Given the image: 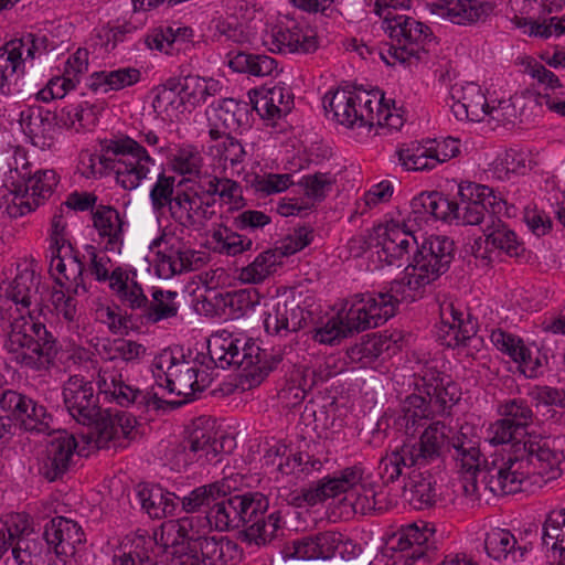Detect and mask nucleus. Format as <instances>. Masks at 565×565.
I'll return each mask as SVG.
<instances>
[{"mask_svg":"<svg viewBox=\"0 0 565 565\" xmlns=\"http://www.w3.org/2000/svg\"><path fill=\"white\" fill-rule=\"evenodd\" d=\"M507 451L503 457H493L486 477L494 492L514 494L522 491L523 483L536 469L540 473H550L551 479L561 475L565 436L526 435L523 441L514 443Z\"/></svg>","mask_w":565,"mask_h":565,"instance_id":"1","label":"nucleus"},{"mask_svg":"<svg viewBox=\"0 0 565 565\" xmlns=\"http://www.w3.org/2000/svg\"><path fill=\"white\" fill-rule=\"evenodd\" d=\"M2 350L17 365L33 371H46L60 352L57 339L32 311L12 313L0 309Z\"/></svg>","mask_w":565,"mask_h":565,"instance_id":"2","label":"nucleus"},{"mask_svg":"<svg viewBox=\"0 0 565 565\" xmlns=\"http://www.w3.org/2000/svg\"><path fill=\"white\" fill-rule=\"evenodd\" d=\"M395 0H376L374 12L382 19V29L391 40L386 52H380L387 65L412 66L428 53L434 36L429 26L413 17L396 13Z\"/></svg>","mask_w":565,"mask_h":565,"instance_id":"3","label":"nucleus"},{"mask_svg":"<svg viewBox=\"0 0 565 565\" xmlns=\"http://www.w3.org/2000/svg\"><path fill=\"white\" fill-rule=\"evenodd\" d=\"M363 470L361 467L353 466L335 472L332 477L328 476L318 481L315 486L303 488L299 493L292 494L290 503L302 508L313 507L327 499L335 498L343 492L351 491L350 497L354 498L352 507L355 512L362 514L375 510H382L379 507L377 493L372 487L361 484Z\"/></svg>","mask_w":565,"mask_h":565,"instance_id":"4","label":"nucleus"},{"mask_svg":"<svg viewBox=\"0 0 565 565\" xmlns=\"http://www.w3.org/2000/svg\"><path fill=\"white\" fill-rule=\"evenodd\" d=\"M100 147L99 163L115 173L116 182L125 190L137 189L154 166L150 150L129 136L106 139Z\"/></svg>","mask_w":565,"mask_h":565,"instance_id":"5","label":"nucleus"},{"mask_svg":"<svg viewBox=\"0 0 565 565\" xmlns=\"http://www.w3.org/2000/svg\"><path fill=\"white\" fill-rule=\"evenodd\" d=\"M9 548L19 565H39L42 561L44 544L24 514L10 515L0 522V552L3 554Z\"/></svg>","mask_w":565,"mask_h":565,"instance_id":"6","label":"nucleus"},{"mask_svg":"<svg viewBox=\"0 0 565 565\" xmlns=\"http://www.w3.org/2000/svg\"><path fill=\"white\" fill-rule=\"evenodd\" d=\"M455 257V243L447 236L430 235L413 253L405 270L412 269L422 284H431L448 271Z\"/></svg>","mask_w":565,"mask_h":565,"instance_id":"7","label":"nucleus"},{"mask_svg":"<svg viewBox=\"0 0 565 565\" xmlns=\"http://www.w3.org/2000/svg\"><path fill=\"white\" fill-rule=\"evenodd\" d=\"M457 225H479L490 222V214L499 215L507 202L493 189L470 181L458 185Z\"/></svg>","mask_w":565,"mask_h":565,"instance_id":"8","label":"nucleus"},{"mask_svg":"<svg viewBox=\"0 0 565 565\" xmlns=\"http://www.w3.org/2000/svg\"><path fill=\"white\" fill-rule=\"evenodd\" d=\"M156 252V273L169 279L174 275L199 269L203 265L200 252L190 248L182 237L163 232L152 241L150 249Z\"/></svg>","mask_w":565,"mask_h":565,"instance_id":"9","label":"nucleus"},{"mask_svg":"<svg viewBox=\"0 0 565 565\" xmlns=\"http://www.w3.org/2000/svg\"><path fill=\"white\" fill-rule=\"evenodd\" d=\"M324 108L333 114V118L341 125L352 128V109L360 106L362 124H381L380 98L375 93L361 88H339L328 93L324 98Z\"/></svg>","mask_w":565,"mask_h":565,"instance_id":"10","label":"nucleus"},{"mask_svg":"<svg viewBox=\"0 0 565 565\" xmlns=\"http://www.w3.org/2000/svg\"><path fill=\"white\" fill-rule=\"evenodd\" d=\"M452 448L455 454L452 457L457 461L460 472L462 473L463 491L467 495L479 499L483 491H489L494 495H507L508 493H497L492 490L491 483L486 478V470L489 468L490 461L494 456L503 457L508 455V451H494L490 454L481 466L480 463V450L475 447L473 443L468 439H458L454 441Z\"/></svg>","mask_w":565,"mask_h":565,"instance_id":"11","label":"nucleus"},{"mask_svg":"<svg viewBox=\"0 0 565 565\" xmlns=\"http://www.w3.org/2000/svg\"><path fill=\"white\" fill-rule=\"evenodd\" d=\"M96 384L99 393L109 396L122 407L136 405L138 407L152 406L154 409L163 408L164 399L160 398L157 393L145 392L126 383L122 366L103 363L98 370Z\"/></svg>","mask_w":565,"mask_h":565,"instance_id":"12","label":"nucleus"},{"mask_svg":"<svg viewBox=\"0 0 565 565\" xmlns=\"http://www.w3.org/2000/svg\"><path fill=\"white\" fill-rule=\"evenodd\" d=\"M413 228L404 226L403 221L392 220L375 226L370 235V246L376 248L377 259L391 266L409 257L415 252L418 241Z\"/></svg>","mask_w":565,"mask_h":565,"instance_id":"13","label":"nucleus"},{"mask_svg":"<svg viewBox=\"0 0 565 565\" xmlns=\"http://www.w3.org/2000/svg\"><path fill=\"white\" fill-rule=\"evenodd\" d=\"M269 51L280 54L310 53L318 43L313 30L303 20L285 17L263 36Z\"/></svg>","mask_w":565,"mask_h":565,"instance_id":"14","label":"nucleus"},{"mask_svg":"<svg viewBox=\"0 0 565 565\" xmlns=\"http://www.w3.org/2000/svg\"><path fill=\"white\" fill-rule=\"evenodd\" d=\"M0 408L25 431L47 435L54 431V419L46 407L21 392L4 390L0 396Z\"/></svg>","mask_w":565,"mask_h":565,"instance_id":"15","label":"nucleus"},{"mask_svg":"<svg viewBox=\"0 0 565 565\" xmlns=\"http://www.w3.org/2000/svg\"><path fill=\"white\" fill-rule=\"evenodd\" d=\"M12 184L14 200L10 214L22 216L51 198L58 184V177L54 170H38L33 174H20V180Z\"/></svg>","mask_w":565,"mask_h":565,"instance_id":"16","label":"nucleus"},{"mask_svg":"<svg viewBox=\"0 0 565 565\" xmlns=\"http://www.w3.org/2000/svg\"><path fill=\"white\" fill-rule=\"evenodd\" d=\"M459 152V141L455 138H447L441 141L426 140L425 142L405 143L397 150V156L406 170L424 171L433 170L439 163L457 157Z\"/></svg>","mask_w":565,"mask_h":565,"instance_id":"17","label":"nucleus"},{"mask_svg":"<svg viewBox=\"0 0 565 565\" xmlns=\"http://www.w3.org/2000/svg\"><path fill=\"white\" fill-rule=\"evenodd\" d=\"M195 366L196 363L192 360L183 359L179 361L172 356L166 371L161 363L156 364V370H153L156 383L166 387L170 394L183 397L181 401H164L163 407L167 405L171 408H178L192 399L198 392V375L193 371Z\"/></svg>","mask_w":565,"mask_h":565,"instance_id":"18","label":"nucleus"},{"mask_svg":"<svg viewBox=\"0 0 565 565\" xmlns=\"http://www.w3.org/2000/svg\"><path fill=\"white\" fill-rule=\"evenodd\" d=\"M63 401L70 415L85 426L99 425L102 407L89 381L81 375L71 376L63 386Z\"/></svg>","mask_w":565,"mask_h":565,"instance_id":"19","label":"nucleus"},{"mask_svg":"<svg viewBox=\"0 0 565 565\" xmlns=\"http://www.w3.org/2000/svg\"><path fill=\"white\" fill-rule=\"evenodd\" d=\"M340 317L351 333L376 328L388 320L375 292L356 294L347 299Z\"/></svg>","mask_w":565,"mask_h":565,"instance_id":"20","label":"nucleus"},{"mask_svg":"<svg viewBox=\"0 0 565 565\" xmlns=\"http://www.w3.org/2000/svg\"><path fill=\"white\" fill-rule=\"evenodd\" d=\"M77 441L72 434L58 430L46 444L39 461V473L49 482L61 479L73 466Z\"/></svg>","mask_w":565,"mask_h":565,"instance_id":"21","label":"nucleus"},{"mask_svg":"<svg viewBox=\"0 0 565 565\" xmlns=\"http://www.w3.org/2000/svg\"><path fill=\"white\" fill-rule=\"evenodd\" d=\"M450 429L443 422L431 423L414 444H404L401 449L411 466L418 468L428 465L441 458L443 449L448 443V431Z\"/></svg>","mask_w":565,"mask_h":565,"instance_id":"22","label":"nucleus"},{"mask_svg":"<svg viewBox=\"0 0 565 565\" xmlns=\"http://www.w3.org/2000/svg\"><path fill=\"white\" fill-rule=\"evenodd\" d=\"M202 420L194 424L193 429L190 431L186 439L181 444L184 462H201L202 465L209 463L216 459V457L227 451L225 449L226 443H232L231 439L225 438L223 435L218 436V433L213 427L202 426Z\"/></svg>","mask_w":565,"mask_h":565,"instance_id":"23","label":"nucleus"},{"mask_svg":"<svg viewBox=\"0 0 565 565\" xmlns=\"http://www.w3.org/2000/svg\"><path fill=\"white\" fill-rule=\"evenodd\" d=\"M168 213L179 226L194 231L203 228L215 214L209 202H203L195 192L180 186L177 188L174 201Z\"/></svg>","mask_w":565,"mask_h":565,"instance_id":"24","label":"nucleus"},{"mask_svg":"<svg viewBox=\"0 0 565 565\" xmlns=\"http://www.w3.org/2000/svg\"><path fill=\"white\" fill-rule=\"evenodd\" d=\"M43 539L46 548H53L56 556L64 561L75 556L77 548L86 541L81 525L64 516L53 518L45 524Z\"/></svg>","mask_w":565,"mask_h":565,"instance_id":"25","label":"nucleus"},{"mask_svg":"<svg viewBox=\"0 0 565 565\" xmlns=\"http://www.w3.org/2000/svg\"><path fill=\"white\" fill-rule=\"evenodd\" d=\"M259 347L255 342L241 343V340L231 337L217 339L209 347L207 362L217 367L226 369L237 366L244 373L248 369L253 359L259 354Z\"/></svg>","mask_w":565,"mask_h":565,"instance_id":"26","label":"nucleus"},{"mask_svg":"<svg viewBox=\"0 0 565 565\" xmlns=\"http://www.w3.org/2000/svg\"><path fill=\"white\" fill-rule=\"evenodd\" d=\"M41 277L35 273L32 264L18 266V273L6 289V297L14 305L18 313L41 311L42 297L40 295Z\"/></svg>","mask_w":565,"mask_h":565,"instance_id":"27","label":"nucleus"},{"mask_svg":"<svg viewBox=\"0 0 565 565\" xmlns=\"http://www.w3.org/2000/svg\"><path fill=\"white\" fill-rule=\"evenodd\" d=\"M20 125L32 145L41 149L50 148L57 125L56 114L40 106H30L20 114Z\"/></svg>","mask_w":565,"mask_h":565,"instance_id":"28","label":"nucleus"},{"mask_svg":"<svg viewBox=\"0 0 565 565\" xmlns=\"http://www.w3.org/2000/svg\"><path fill=\"white\" fill-rule=\"evenodd\" d=\"M405 278L406 281H392L386 291L375 292L377 301L381 302L388 319L395 316L399 305L411 303L420 298L422 289L427 286V284L419 282L417 275L412 269L406 270Z\"/></svg>","mask_w":565,"mask_h":565,"instance_id":"29","label":"nucleus"},{"mask_svg":"<svg viewBox=\"0 0 565 565\" xmlns=\"http://www.w3.org/2000/svg\"><path fill=\"white\" fill-rule=\"evenodd\" d=\"M455 99L451 111L459 120L481 121L488 114L489 104L481 88L476 84L454 87L451 93Z\"/></svg>","mask_w":565,"mask_h":565,"instance_id":"30","label":"nucleus"},{"mask_svg":"<svg viewBox=\"0 0 565 565\" xmlns=\"http://www.w3.org/2000/svg\"><path fill=\"white\" fill-rule=\"evenodd\" d=\"M282 525L284 521L279 511L271 512L268 515L265 513L257 515L237 532L236 537L248 546L264 547L279 536Z\"/></svg>","mask_w":565,"mask_h":565,"instance_id":"31","label":"nucleus"},{"mask_svg":"<svg viewBox=\"0 0 565 565\" xmlns=\"http://www.w3.org/2000/svg\"><path fill=\"white\" fill-rule=\"evenodd\" d=\"M136 499L141 509L152 519H163L175 515L179 509L174 493L164 491L159 486L139 483L136 488Z\"/></svg>","mask_w":565,"mask_h":565,"instance_id":"32","label":"nucleus"},{"mask_svg":"<svg viewBox=\"0 0 565 565\" xmlns=\"http://www.w3.org/2000/svg\"><path fill=\"white\" fill-rule=\"evenodd\" d=\"M306 322L305 309L295 299H291L290 301L277 302L273 312L266 313L264 327L268 333L288 334L302 329Z\"/></svg>","mask_w":565,"mask_h":565,"instance_id":"33","label":"nucleus"},{"mask_svg":"<svg viewBox=\"0 0 565 565\" xmlns=\"http://www.w3.org/2000/svg\"><path fill=\"white\" fill-rule=\"evenodd\" d=\"M195 543L206 565H236L241 561L242 550L227 536H200Z\"/></svg>","mask_w":565,"mask_h":565,"instance_id":"34","label":"nucleus"},{"mask_svg":"<svg viewBox=\"0 0 565 565\" xmlns=\"http://www.w3.org/2000/svg\"><path fill=\"white\" fill-rule=\"evenodd\" d=\"M253 108L264 119H275L290 113L294 96L282 86H274L264 92H256L250 98Z\"/></svg>","mask_w":565,"mask_h":565,"instance_id":"35","label":"nucleus"},{"mask_svg":"<svg viewBox=\"0 0 565 565\" xmlns=\"http://www.w3.org/2000/svg\"><path fill=\"white\" fill-rule=\"evenodd\" d=\"M438 10L439 15L449 19L452 23L467 25L483 21L492 11V6L478 0H446Z\"/></svg>","mask_w":565,"mask_h":565,"instance_id":"36","label":"nucleus"},{"mask_svg":"<svg viewBox=\"0 0 565 565\" xmlns=\"http://www.w3.org/2000/svg\"><path fill=\"white\" fill-rule=\"evenodd\" d=\"M93 224L98 235L106 238L111 249L119 248L124 242L125 221L117 209L99 204L93 211Z\"/></svg>","mask_w":565,"mask_h":565,"instance_id":"37","label":"nucleus"},{"mask_svg":"<svg viewBox=\"0 0 565 565\" xmlns=\"http://www.w3.org/2000/svg\"><path fill=\"white\" fill-rule=\"evenodd\" d=\"M486 243L504 252L510 257H520L524 254V244L519 241L515 232L511 230L498 215L490 214V222L482 227Z\"/></svg>","mask_w":565,"mask_h":565,"instance_id":"38","label":"nucleus"},{"mask_svg":"<svg viewBox=\"0 0 565 565\" xmlns=\"http://www.w3.org/2000/svg\"><path fill=\"white\" fill-rule=\"evenodd\" d=\"M136 271H118L115 273L114 282L109 285V289L118 298V300L132 310H142L145 312L148 306L141 285L136 280Z\"/></svg>","mask_w":565,"mask_h":565,"instance_id":"39","label":"nucleus"},{"mask_svg":"<svg viewBox=\"0 0 565 565\" xmlns=\"http://www.w3.org/2000/svg\"><path fill=\"white\" fill-rule=\"evenodd\" d=\"M230 481L231 478H224L221 481L198 487L188 495L179 498L177 502L181 511L186 513L200 512L203 508L210 509L214 501L220 499V495L228 493Z\"/></svg>","mask_w":565,"mask_h":565,"instance_id":"40","label":"nucleus"},{"mask_svg":"<svg viewBox=\"0 0 565 565\" xmlns=\"http://www.w3.org/2000/svg\"><path fill=\"white\" fill-rule=\"evenodd\" d=\"M231 497L236 513L235 523L238 524L239 531L269 509V499L258 491L236 492V490H231Z\"/></svg>","mask_w":565,"mask_h":565,"instance_id":"41","label":"nucleus"},{"mask_svg":"<svg viewBox=\"0 0 565 565\" xmlns=\"http://www.w3.org/2000/svg\"><path fill=\"white\" fill-rule=\"evenodd\" d=\"M435 480L431 476L412 471L404 486V497L416 510H426L436 503Z\"/></svg>","mask_w":565,"mask_h":565,"instance_id":"42","label":"nucleus"},{"mask_svg":"<svg viewBox=\"0 0 565 565\" xmlns=\"http://www.w3.org/2000/svg\"><path fill=\"white\" fill-rule=\"evenodd\" d=\"M445 309H441V322L438 326L436 333L437 340L447 348H458L467 345L468 342L473 341L477 334L478 326L470 315H467L466 322H449L444 318Z\"/></svg>","mask_w":565,"mask_h":565,"instance_id":"43","label":"nucleus"},{"mask_svg":"<svg viewBox=\"0 0 565 565\" xmlns=\"http://www.w3.org/2000/svg\"><path fill=\"white\" fill-rule=\"evenodd\" d=\"M233 481L234 480L231 478L230 490H236L235 486L232 484ZM205 520L211 530L217 532H239V526L235 523L236 513L231 491L220 495V499L214 501L212 507L206 511Z\"/></svg>","mask_w":565,"mask_h":565,"instance_id":"44","label":"nucleus"},{"mask_svg":"<svg viewBox=\"0 0 565 565\" xmlns=\"http://www.w3.org/2000/svg\"><path fill=\"white\" fill-rule=\"evenodd\" d=\"M424 381V393L430 398L435 414H444L459 401V390L457 384L449 377H434Z\"/></svg>","mask_w":565,"mask_h":565,"instance_id":"45","label":"nucleus"},{"mask_svg":"<svg viewBox=\"0 0 565 565\" xmlns=\"http://www.w3.org/2000/svg\"><path fill=\"white\" fill-rule=\"evenodd\" d=\"M182 103L196 106L207 102L220 90V83L213 78H204L199 75H188L177 82Z\"/></svg>","mask_w":565,"mask_h":565,"instance_id":"46","label":"nucleus"},{"mask_svg":"<svg viewBox=\"0 0 565 565\" xmlns=\"http://www.w3.org/2000/svg\"><path fill=\"white\" fill-rule=\"evenodd\" d=\"M228 66L237 73H248L254 76H269L277 70L275 58L263 54L237 52L227 54Z\"/></svg>","mask_w":565,"mask_h":565,"instance_id":"47","label":"nucleus"},{"mask_svg":"<svg viewBox=\"0 0 565 565\" xmlns=\"http://www.w3.org/2000/svg\"><path fill=\"white\" fill-rule=\"evenodd\" d=\"M281 258L282 254L278 248L267 249L260 253L253 263L242 268L239 277L246 282H262L281 263Z\"/></svg>","mask_w":565,"mask_h":565,"instance_id":"48","label":"nucleus"},{"mask_svg":"<svg viewBox=\"0 0 565 565\" xmlns=\"http://www.w3.org/2000/svg\"><path fill=\"white\" fill-rule=\"evenodd\" d=\"M177 297L178 294L175 291L162 289L153 290L152 300H148L143 317L151 323L175 317L179 310V306L175 301Z\"/></svg>","mask_w":565,"mask_h":565,"instance_id":"49","label":"nucleus"},{"mask_svg":"<svg viewBox=\"0 0 565 565\" xmlns=\"http://www.w3.org/2000/svg\"><path fill=\"white\" fill-rule=\"evenodd\" d=\"M98 111L99 108L97 106L88 105V103L77 106L70 105L56 113L57 125L66 128H75L76 130L88 128L95 126Z\"/></svg>","mask_w":565,"mask_h":565,"instance_id":"50","label":"nucleus"},{"mask_svg":"<svg viewBox=\"0 0 565 565\" xmlns=\"http://www.w3.org/2000/svg\"><path fill=\"white\" fill-rule=\"evenodd\" d=\"M17 46L3 45L0 47V92L2 95H10L12 88L23 72L19 67L20 53Z\"/></svg>","mask_w":565,"mask_h":565,"instance_id":"51","label":"nucleus"},{"mask_svg":"<svg viewBox=\"0 0 565 565\" xmlns=\"http://www.w3.org/2000/svg\"><path fill=\"white\" fill-rule=\"evenodd\" d=\"M209 154L224 168H226L227 164H230L231 168H236L242 164L246 158L245 148L234 137H226L223 140H218L217 143H212L209 147Z\"/></svg>","mask_w":565,"mask_h":565,"instance_id":"52","label":"nucleus"},{"mask_svg":"<svg viewBox=\"0 0 565 565\" xmlns=\"http://www.w3.org/2000/svg\"><path fill=\"white\" fill-rule=\"evenodd\" d=\"M174 177H168L160 173L153 186L150 190V201L154 213L163 215L172 206L177 189H174Z\"/></svg>","mask_w":565,"mask_h":565,"instance_id":"53","label":"nucleus"},{"mask_svg":"<svg viewBox=\"0 0 565 565\" xmlns=\"http://www.w3.org/2000/svg\"><path fill=\"white\" fill-rule=\"evenodd\" d=\"M170 163L172 170L179 174L195 175L202 170L204 160L196 147L186 145L171 156Z\"/></svg>","mask_w":565,"mask_h":565,"instance_id":"54","label":"nucleus"},{"mask_svg":"<svg viewBox=\"0 0 565 565\" xmlns=\"http://www.w3.org/2000/svg\"><path fill=\"white\" fill-rule=\"evenodd\" d=\"M86 255L88 256V273L94 276L98 282H114L115 273L126 271L120 266L113 268L110 258L103 252H97L93 245H86Z\"/></svg>","mask_w":565,"mask_h":565,"instance_id":"55","label":"nucleus"},{"mask_svg":"<svg viewBox=\"0 0 565 565\" xmlns=\"http://www.w3.org/2000/svg\"><path fill=\"white\" fill-rule=\"evenodd\" d=\"M259 354L257 358L253 359L252 365L244 370V377L247 382H249L248 387L259 385L263 380L277 367V365L281 362V356L279 354L268 353L266 350L259 348Z\"/></svg>","mask_w":565,"mask_h":565,"instance_id":"56","label":"nucleus"},{"mask_svg":"<svg viewBox=\"0 0 565 565\" xmlns=\"http://www.w3.org/2000/svg\"><path fill=\"white\" fill-rule=\"evenodd\" d=\"M212 238L216 243L217 250L228 256H236L250 250L254 244L252 238L227 228L224 232L221 230L214 231Z\"/></svg>","mask_w":565,"mask_h":565,"instance_id":"57","label":"nucleus"},{"mask_svg":"<svg viewBox=\"0 0 565 565\" xmlns=\"http://www.w3.org/2000/svg\"><path fill=\"white\" fill-rule=\"evenodd\" d=\"M565 527V509L552 511L547 514L542 527V544L551 546L553 551H562Z\"/></svg>","mask_w":565,"mask_h":565,"instance_id":"58","label":"nucleus"},{"mask_svg":"<svg viewBox=\"0 0 565 565\" xmlns=\"http://www.w3.org/2000/svg\"><path fill=\"white\" fill-rule=\"evenodd\" d=\"M154 545L156 541L152 537L138 540L134 550L114 558V565H157Z\"/></svg>","mask_w":565,"mask_h":565,"instance_id":"59","label":"nucleus"},{"mask_svg":"<svg viewBox=\"0 0 565 565\" xmlns=\"http://www.w3.org/2000/svg\"><path fill=\"white\" fill-rule=\"evenodd\" d=\"M522 435V431L519 430L513 424L508 422V419L501 418L494 422L487 429L486 441L493 446L505 445L508 447H503L500 451L509 450L514 443L523 441L519 439V436Z\"/></svg>","mask_w":565,"mask_h":565,"instance_id":"60","label":"nucleus"},{"mask_svg":"<svg viewBox=\"0 0 565 565\" xmlns=\"http://www.w3.org/2000/svg\"><path fill=\"white\" fill-rule=\"evenodd\" d=\"M335 181V175L329 172H316L303 175L299 181V185L303 188L308 199L320 202L331 192Z\"/></svg>","mask_w":565,"mask_h":565,"instance_id":"61","label":"nucleus"},{"mask_svg":"<svg viewBox=\"0 0 565 565\" xmlns=\"http://www.w3.org/2000/svg\"><path fill=\"white\" fill-rule=\"evenodd\" d=\"M499 413L521 431H523L533 419V412L530 405L526 401L521 398L505 401L499 406Z\"/></svg>","mask_w":565,"mask_h":565,"instance_id":"62","label":"nucleus"},{"mask_svg":"<svg viewBox=\"0 0 565 565\" xmlns=\"http://www.w3.org/2000/svg\"><path fill=\"white\" fill-rule=\"evenodd\" d=\"M247 105L233 98H223L218 105L213 108V115L216 121L222 122L226 129H233L241 126L242 116L247 113Z\"/></svg>","mask_w":565,"mask_h":565,"instance_id":"63","label":"nucleus"},{"mask_svg":"<svg viewBox=\"0 0 565 565\" xmlns=\"http://www.w3.org/2000/svg\"><path fill=\"white\" fill-rule=\"evenodd\" d=\"M262 297L255 288L239 289L227 292L224 299L225 306L237 317L245 316L260 305Z\"/></svg>","mask_w":565,"mask_h":565,"instance_id":"64","label":"nucleus"}]
</instances>
